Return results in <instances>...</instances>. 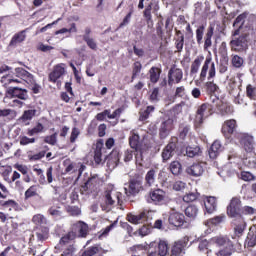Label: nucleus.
<instances>
[{
	"mask_svg": "<svg viewBox=\"0 0 256 256\" xmlns=\"http://www.w3.org/2000/svg\"><path fill=\"white\" fill-rule=\"evenodd\" d=\"M44 131L45 126H43L41 122H38L34 128L28 129L27 135H29V137H33L34 135H39V133H43Z\"/></svg>",
	"mask_w": 256,
	"mask_h": 256,
	"instance_id": "obj_44",
	"label": "nucleus"
},
{
	"mask_svg": "<svg viewBox=\"0 0 256 256\" xmlns=\"http://www.w3.org/2000/svg\"><path fill=\"white\" fill-rule=\"evenodd\" d=\"M215 35V25L210 24L205 32V25H200L196 29V43L203 45L204 51H209L213 47V36Z\"/></svg>",
	"mask_w": 256,
	"mask_h": 256,
	"instance_id": "obj_3",
	"label": "nucleus"
},
{
	"mask_svg": "<svg viewBox=\"0 0 256 256\" xmlns=\"http://www.w3.org/2000/svg\"><path fill=\"white\" fill-rule=\"evenodd\" d=\"M226 213L230 219H233L232 227L234 229V235L236 237H243V233L247 229V223L243 218L241 198L233 197L227 206Z\"/></svg>",
	"mask_w": 256,
	"mask_h": 256,
	"instance_id": "obj_1",
	"label": "nucleus"
},
{
	"mask_svg": "<svg viewBox=\"0 0 256 256\" xmlns=\"http://www.w3.org/2000/svg\"><path fill=\"white\" fill-rule=\"evenodd\" d=\"M240 145L246 153H255V139L249 134H243L240 137Z\"/></svg>",
	"mask_w": 256,
	"mask_h": 256,
	"instance_id": "obj_12",
	"label": "nucleus"
},
{
	"mask_svg": "<svg viewBox=\"0 0 256 256\" xmlns=\"http://www.w3.org/2000/svg\"><path fill=\"white\" fill-rule=\"evenodd\" d=\"M27 33L26 30H22L16 34H14V36L12 37V39L9 42V47H17L19 44L23 43V41H25V39H27Z\"/></svg>",
	"mask_w": 256,
	"mask_h": 256,
	"instance_id": "obj_27",
	"label": "nucleus"
},
{
	"mask_svg": "<svg viewBox=\"0 0 256 256\" xmlns=\"http://www.w3.org/2000/svg\"><path fill=\"white\" fill-rule=\"evenodd\" d=\"M249 13L243 12L238 15L233 23V27H238L236 30L232 32V37H237L239 33H241V29H243V25H245V19H247Z\"/></svg>",
	"mask_w": 256,
	"mask_h": 256,
	"instance_id": "obj_22",
	"label": "nucleus"
},
{
	"mask_svg": "<svg viewBox=\"0 0 256 256\" xmlns=\"http://www.w3.org/2000/svg\"><path fill=\"white\" fill-rule=\"evenodd\" d=\"M65 75V64H57L54 66L52 72L48 75V81L50 83H57Z\"/></svg>",
	"mask_w": 256,
	"mask_h": 256,
	"instance_id": "obj_15",
	"label": "nucleus"
},
{
	"mask_svg": "<svg viewBox=\"0 0 256 256\" xmlns=\"http://www.w3.org/2000/svg\"><path fill=\"white\" fill-rule=\"evenodd\" d=\"M169 171L172 173V175H181L183 172V166L181 165V162L172 161L169 165Z\"/></svg>",
	"mask_w": 256,
	"mask_h": 256,
	"instance_id": "obj_39",
	"label": "nucleus"
},
{
	"mask_svg": "<svg viewBox=\"0 0 256 256\" xmlns=\"http://www.w3.org/2000/svg\"><path fill=\"white\" fill-rule=\"evenodd\" d=\"M229 45L234 53H245L249 49V34H241L240 36H232Z\"/></svg>",
	"mask_w": 256,
	"mask_h": 256,
	"instance_id": "obj_6",
	"label": "nucleus"
},
{
	"mask_svg": "<svg viewBox=\"0 0 256 256\" xmlns=\"http://www.w3.org/2000/svg\"><path fill=\"white\" fill-rule=\"evenodd\" d=\"M37 241L43 243V241H47L49 239V227L44 226L40 228H35Z\"/></svg>",
	"mask_w": 256,
	"mask_h": 256,
	"instance_id": "obj_32",
	"label": "nucleus"
},
{
	"mask_svg": "<svg viewBox=\"0 0 256 256\" xmlns=\"http://www.w3.org/2000/svg\"><path fill=\"white\" fill-rule=\"evenodd\" d=\"M183 81V70L181 68H170L168 71V85L173 87V84H179Z\"/></svg>",
	"mask_w": 256,
	"mask_h": 256,
	"instance_id": "obj_14",
	"label": "nucleus"
},
{
	"mask_svg": "<svg viewBox=\"0 0 256 256\" xmlns=\"http://www.w3.org/2000/svg\"><path fill=\"white\" fill-rule=\"evenodd\" d=\"M147 203H152V205H167L169 203V196L167 192L161 188L151 189L148 196L146 197Z\"/></svg>",
	"mask_w": 256,
	"mask_h": 256,
	"instance_id": "obj_5",
	"label": "nucleus"
},
{
	"mask_svg": "<svg viewBox=\"0 0 256 256\" xmlns=\"http://www.w3.org/2000/svg\"><path fill=\"white\" fill-rule=\"evenodd\" d=\"M207 73H208V77H207ZM216 75H217V70L215 68V62H213V58H211L210 56H207L199 75L200 83H203L205 79H208V82L204 84V88L207 95H215V93H217L219 90V86L215 84V82L211 81V79H215Z\"/></svg>",
	"mask_w": 256,
	"mask_h": 256,
	"instance_id": "obj_2",
	"label": "nucleus"
},
{
	"mask_svg": "<svg viewBox=\"0 0 256 256\" xmlns=\"http://www.w3.org/2000/svg\"><path fill=\"white\" fill-rule=\"evenodd\" d=\"M203 61H205V56L203 55H199L194 59L190 67V75H197V73H199V68Z\"/></svg>",
	"mask_w": 256,
	"mask_h": 256,
	"instance_id": "obj_33",
	"label": "nucleus"
},
{
	"mask_svg": "<svg viewBox=\"0 0 256 256\" xmlns=\"http://www.w3.org/2000/svg\"><path fill=\"white\" fill-rule=\"evenodd\" d=\"M215 107H216L217 113H219V115H221L222 117L233 115L235 111L233 109V106L227 103H224L223 101L219 100V98H217L215 101Z\"/></svg>",
	"mask_w": 256,
	"mask_h": 256,
	"instance_id": "obj_16",
	"label": "nucleus"
},
{
	"mask_svg": "<svg viewBox=\"0 0 256 256\" xmlns=\"http://www.w3.org/2000/svg\"><path fill=\"white\" fill-rule=\"evenodd\" d=\"M235 253V247L234 246H228L220 249L218 252L215 253V256H231Z\"/></svg>",
	"mask_w": 256,
	"mask_h": 256,
	"instance_id": "obj_47",
	"label": "nucleus"
},
{
	"mask_svg": "<svg viewBox=\"0 0 256 256\" xmlns=\"http://www.w3.org/2000/svg\"><path fill=\"white\" fill-rule=\"evenodd\" d=\"M1 84L5 89L13 88L12 83H21V80L17 79L14 74H7L1 77Z\"/></svg>",
	"mask_w": 256,
	"mask_h": 256,
	"instance_id": "obj_28",
	"label": "nucleus"
},
{
	"mask_svg": "<svg viewBox=\"0 0 256 256\" xmlns=\"http://www.w3.org/2000/svg\"><path fill=\"white\" fill-rule=\"evenodd\" d=\"M176 37L174 38L175 47L177 49V53H181L183 51V47L185 46V35L181 30L175 29Z\"/></svg>",
	"mask_w": 256,
	"mask_h": 256,
	"instance_id": "obj_29",
	"label": "nucleus"
},
{
	"mask_svg": "<svg viewBox=\"0 0 256 256\" xmlns=\"http://www.w3.org/2000/svg\"><path fill=\"white\" fill-rule=\"evenodd\" d=\"M168 223L173 227H183L187 221L185 215L180 212H172L168 217Z\"/></svg>",
	"mask_w": 256,
	"mask_h": 256,
	"instance_id": "obj_19",
	"label": "nucleus"
},
{
	"mask_svg": "<svg viewBox=\"0 0 256 256\" xmlns=\"http://www.w3.org/2000/svg\"><path fill=\"white\" fill-rule=\"evenodd\" d=\"M155 111V106H147L145 110L140 111L139 119L140 121H147V119L151 116V113Z\"/></svg>",
	"mask_w": 256,
	"mask_h": 256,
	"instance_id": "obj_46",
	"label": "nucleus"
},
{
	"mask_svg": "<svg viewBox=\"0 0 256 256\" xmlns=\"http://www.w3.org/2000/svg\"><path fill=\"white\" fill-rule=\"evenodd\" d=\"M189 131H191V127L189 125L182 124L179 126V138L182 139V141H185L187 139V135H189Z\"/></svg>",
	"mask_w": 256,
	"mask_h": 256,
	"instance_id": "obj_49",
	"label": "nucleus"
},
{
	"mask_svg": "<svg viewBox=\"0 0 256 256\" xmlns=\"http://www.w3.org/2000/svg\"><path fill=\"white\" fill-rule=\"evenodd\" d=\"M225 216H215L207 221L208 225H219V223H223Z\"/></svg>",
	"mask_w": 256,
	"mask_h": 256,
	"instance_id": "obj_63",
	"label": "nucleus"
},
{
	"mask_svg": "<svg viewBox=\"0 0 256 256\" xmlns=\"http://www.w3.org/2000/svg\"><path fill=\"white\" fill-rule=\"evenodd\" d=\"M87 235H89V226L84 222H80L78 226V237L85 238Z\"/></svg>",
	"mask_w": 256,
	"mask_h": 256,
	"instance_id": "obj_48",
	"label": "nucleus"
},
{
	"mask_svg": "<svg viewBox=\"0 0 256 256\" xmlns=\"http://www.w3.org/2000/svg\"><path fill=\"white\" fill-rule=\"evenodd\" d=\"M173 128V119L168 118L167 120L163 121L159 128L160 139H167V137H169V133L173 131Z\"/></svg>",
	"mask_w": 256,
	"mask_h": 256,
	"instance_id": "obj_20",
	"label": "nucleus"
},
{
	"mask_svg": "<svg viewBox=\"0 0 256 256\" xmlns=\"http://www.w3.org/2000/svg\"><path fill=\"white\" fill-rule=\"evenodd\" d=\"M83 41H85L89 49H92V51H97V42H95V39L91 37L83 36Z\"/></svg>",
	"mask_w": 256,
	"mask_h": 256,
	"instance_id": "obj_54",
	"label": "nucleus"
},
{
	"mask_svg": "<svg viewBox=\"0 0 256 256\" xmlns=\"http://www.w3.org/2000/svg\"><path fill=\"white\" fill-rule=\"evenodd\" d=\"M213 113H215V106H213V104L202 103L200 106H198L194 119L195 129H201L205 119L211 117Z\"/></svg>",
	"mask_w": 256,
	"mask_h": 256,
	"instance_id": "obj_4",
	"label": "nucleus"
},
{
	"mask_svg": "<svg viewBox=\"0 0 256 256\" xmlns=\"http://www.w3.org/2000/svg\"><path fill=\"white\" fill-rule=\"evenodd\" d=\"M142 69H143V64H141L139 61H136L133 63L132 76H131L130 83H133V81L137 79V76L139 75V73H141Z\"/></svg>",
	"mask_w": 256,
	"mask_h": 256,
	"instance_id": "obj_41",
	"label": "nucleus"
},
{
	"mask_svg": "<svg viewBox=\"0 0 256 256\" xmlns=\"http://www.w3.org/2000/svg\"><path fill=\"white\" fill-rule=\"evenodd\" d=\"M221 151H223V145H221V141L215 140L208 151V155L210 159H216L219 157Z\"/></svg>",
	"mask_w": 256,
	"mask_h": 256,
	"instance_id": "obj_26",
	"label": "nucleus"
},
{
	"mask_svg": "<svg viewBox=\"0 0 256 256\" xmlns=\"http://www.w3.org/2000/svg\"><path fill=\"white\" fill-rule=\"evenodd\" d=\"M37 115V110L36 109H31V110H25L20 117V121L23 123H27V121H31Z\"/></svg>",
	"mask_w": 256,
	"mask_h": 256,
	"instance_id": "obj_42",
	"label": "nucleus"
},
{
	"mask_svg": "<svg viewBox=\"0 0 256 256\" xmlns=\"http://www.w3.org/2000/svg\"><path fill=\"white\" fill-rule=\"evenodd\" d=\"M32 223L35 224V229L40 228V227H47V217L43 214H35L32 217Z\"/></svg>",
	"mask_w": 256,
	"mask_h": 256,
	"instance_id": "obj_35",
	"label": "nucleus"
},
{
	"mask_svg": "<svg viewBox=\"0 0 256 256\" xmlns=\"http://www.w3.org/2000/svg\"><path fill=\"white\" fill-rule=\"evenodd\" d=\"M162 73H163V70L161 69V65L152 66L148 71L150 83H152V85L159 83V79H161Z\"/></svg>",
	"mask_w": 256,
	"mask_h": 256,
	"instance_id": "obj_24",
	"label": "nucleus"
},
{
	"mask_svg": "<svg viewBox=\"0 0 256 256\" xmlns=\"http://www.w3.org/2000/svg\"><path fill=\"white\" fill-rule=\"evenodd\" d=\"M103 139H99L96 143V149L94 151V161L96 165H100L101 161H103Z\"/></svg>",
	"mask_w": 256,
	"mask_h": 256,
	"instance_id": "obj_31",
	"label": "nucleus"
},
{
	"mask_svg": "<svg viewBox=\"0 0 256 256\" xmlns=\"http://www.w3.org/2000/svg\"><path fill=\"white\" fill-rule=\"evenodd\" d=\"M97 253H99V247L97 246H91L88 247L81 256H94L97 255Z\"/></svg>",
	"mask_w": 256,
	"mask_h": 256,
	"instance_id": "obj_56",
	"label": "nucleus"
},
{
	"mask_svg": "<svg viewBox=\"0 0 256 256\" xmlns=\"http://www.w3.org/2000/svg\"><path fill=\"white\" fill-rule=\"evenodd\" d=\"M189 245V236H184L183 238L175 241L170 246L169 256H184L185 250Z\"/></svg>",
	"mask_w": 256,
	"mask_h": 256,
	"instance_id": "obj_7",
	"label": "nucleus"
},
{
	"mask_svg": "<svg viewBox=\"0 0 256 256\" xmlns=\"http://www.w3.org/2000/svg\"><path fill=\"white\" fill-rule=\"evenodd\" d=\"M199 199V193L190 192L183 196L184 203H193V201H197Z\"/></svg>",
	"mask_w": 256,
	"mask_h": 256,
	"instance_id": "obj_51",
	"label": "nucleus"
},
{
	"mask_svg": "<svg viewBox=\"0 0 256 256\" xmlns=\"http://www.w3.org/2000/svg\"><path fill=\"white\" fill-rule=\"evenodd\" d=\"M143 190V180L141 178H133L129 180L128 187L125 188V193L127 197H135V195H138Z\"/></svg>",
	"mask_w": 256,
	"mask_h": 256,
	"instance_id": "obj_9",
	"label": "nucleus"
},
{
	"mask_svg": "<svg viewBox=\"0 0 256 256\" xmlns=\"http://www.w3.org/2000/svg\"><path fill=\"white\" fill-rule=\"evenodd\" d=\"M169 253V242H167V240H160L158 242V254L160 256H169Z\"/></svg>",
	"mask_w": 256,
	"mask_h": 256,
	"instance_id": "obj_38",
	"label": "nucleus"
},
{
	"mask_svg": "<svg viewBox=\"0 0 256 256\" xmlns=\"http://www.w3.org/2000/svg\"><path fill=\"white\" fill-rule=\"evenodd\" d=\"M211 243L217 247H234L233 242L226 236H214L211 238Z\"/></svg>",
	"mask_w": 256,
	"mask_h": 256,
	"instance_id": "obj_25",
	"label": "nucleus"
},
{
	"mask_svg": "<svg viewBox=\"0 0 256 256\" xmlns=\"http://www.w3.org/2000/svg\"><path fill=\"white\" fill-rule=\"evenodd\" d=\"M61 207L59 206H52L48 209L49 215L52 217H61Z\"/></svg>",
	"mask_w": 256,
	"mask_h": 256,
	"instance_id": "obj_59",
	"label": "nucleus"
},
{
	"mask_svg": "<svg viewBox=\"0 0 256 256\" xmlns=\"http://www.w3.org/2000/svg\"><path fill=\"white\" fill-rule=\"evenodd\" d=\"M133 15V9L129 11V13L124 17L123 21L119 25V29H123V27H126L128 23H131V17Z\"/></svg>",
	"mask_w": 256,
	"mask_h": 256,
	"instance_id": "obj_60",
	"label": "nucleus"
},
{
	"mask_svg": "<svg viewBox=\"0 0 256 256\" xmlns=\"http://www.w3.org/2000/svg\"><path fill=\"white\" fill-rule=\"evenodd\" d=\"M204 207L208 215L215 213V211H217V198L215 196H205Z\"/></svg>",
	"mask_w": 256,
	"mask_h": 256,
	"instance_id": "obj_23",
	"label": "nucleus"
},
{
	"mask_svg": "<svg viewBox=\"0 0 256 256\" xmlns=\"http://www.w3.org/2000/svg\"><path fill=\"white\" fill-rule=\"evenodd\" d=\"M184 213L189 219H195L199 215V208L195 205H189L185 208Z\"/></svg>",
	"mask_w": 256,
	"mask_h": 256,
	"instance_id": "obj_40",
	"label": "nucleus"
},
{
	"mask_svg": "<svg viewBox=\"0 0 256 256\" xmlns=\"http://www.w3.org/2000/svg\"><path fill=\"white\" fill-rule=\"evenodd\" d=\"M75 239H77V233L74 231H70L63 235L60 238L59 243L55 246L56 253H61V251H63V247L69 245V243L75 241Z\"/></svg>",
	"mask_w": 256,
	"mask_h": 256,
	"instance_id": "obj_13",
	"label": "nucleus"
},
{
	"mask_svg": "<svg viewBox=\"0 0 256 256\" xmlns=\"http://www.w3.org/2000/svg\"><path fill=\"white\" fill-rule=\"evenodd\" d=\"M140 137L139 134L133 133L129 137V145L131 149H134V151L139 152L141 149V142L139 141Z\"/></svg>",
	"mask_w": 256,
	"mask_h": 256,
	"instance_id": "obj_37",
	"label": "nucleus"
},
{
	"mask_svg": "<svg viewBox=\"0 0 256 256\" xmlns=\"http://www.w3.org/2000/svg\"><path fill=\"white\" fill-rule=\"evenodd\" d=\"M255 90L256 88L253 85L248 84L246 87V95L249 99H255Z\"/></svg>",
	"mask_w": 256,
	"mask_h": 256,
	"instance_id": "obj_64",
	"label": "nucleus"
},
{
	"mask_svg": "<svg viewBox=\"0 0 256 256\" xmlns=\"http://www.w3.org/2000/svg\"><path fill=\"white\" fill-rule=\"evenodd\" d=\"M63 33H77V25L75 23L71 24V27L69 29L62 28L55 32V35H63Z\"/></svg>",
	"mask_w": 256,
	"mask_h": 256,
	"instance_id": "obj_52",
	"label": "nucleus"
},
{
	"mask_svg": "<svg viewBox=\"0 0 256 256\" xmlns=\"http://www.w3.org/2000/svg\"><path fill=\"white\" fill-rule=\"evenodd\" d=\"M14 77L16 79H22V81H25L26 83H35V79H33V74L29 73V71L21 67L15 69Z\"/></svg>",
	"mask_w": 256,
	"mask_h": 256,
	"instance_id": "obj_21",
	"label": "nucleus"
},
{
	"mask_svg": "<svg viewBox=\"0 0 256 256\" xmlns=\"http://www.w3.org/2000/svg\"><path fill=\"white\" fill-rule=\"evenodd\" d=\"M79 135H81V131H79V128L77 127L72 128L71 135H70V143H75Z\"/></svg>",
	"mask_w": 256,
	"mask_h": 256,
	"instance_id": "obj_62",
	"label": "nucleus"
},
{
	"mask_svg": "<svg viewBox=\"0 0 256 256\" xmlns=\"http://www.w3.org/2000/svg\"><path fill=\"white\" fill-rule=\"evenodd\" d=\"M201 153V147L199 146H188L186 147V155L187 157L193 158L199 156Z\"/></svg>",
	"mask_w": 256,
	"mask_h": 256,
	"instance_id": "obj_45",
	"label": "nucleus"
},
{
	"mask_svg": "<svg viewBox=\"0 0 256 256\" xmlns=\"http://www.w3.org/2000/svg\"><path fill=\"white\" fill-rule=\"evenodd\" d=\"M44 143H47L48 145H52V146L57 145V132L51 135L45 136Z\"/></svg>",
	"mask_w": 256,
	"mask_h": 256,
	"instance_id": "obj_53",
	"label": "nucleus"
},
{
	"mask_svg": "<svg viewBox=\"0 0 256 256\" xmlns=\"http://www.w3.org/2000/svg\"><path fill=\"white\" fill-rule=\"evenodd\" d=\"M6 95H8L10 99H19L20 101H27L29 99V91L20 87L8 88Z\"/></svg>",
	"mask_w": 256,
	"mask_h": 256,
	"instance_id": "obj_10",
	"label": "nucleus"
},
{
	"mask_svg": "<svg viewBox=\"0 0 256 256\" xmlns=\"http://www.w3.org/2000/svg\"><path fill=\"white\" fill-rule=\"evenodd\" d=\"M186 92H185V86H179L176 88L175 93H174V99H183L185 97Z\"/></svg>",
	"mask_w": 256,
	"mask_h": 256,
	"instance_id": "obj_58",
	"label": "nucleus"
},
{
	"mask_svg": "<svg viewBox=\"0 0 256 256\" xmlns=\"http://www.w3.org/2000/svg\"><path fill=\"white\" fill-rule=\"evenodd\" d=\"M247 244L248 247H255L256 245V225L253 228H250L247 235Z\"/></svg>",
	"mask_w": 256,
	"mask_h": 256,
	"instance_id": "obj_43",
	"label": "nucleus"
},
{
	"mask_svg": "<svg viewBox=\"0 0 256 256\" xmlns=\"http://www.w3.org/2000/svg\"><path fill=\"white\" fill-rule=\"evenodd\" d=\"M221 131L224 137H226V139H229V137H231L233 133L237 131V120L229 119L224 121Z\"/></svg>",
	"mask_w": 256,
	"mask_h": 256,
	"instance_id": "obj_17",
	"label": "nucleus"
},
{
	"mask_svg": "<svg viewBox=\"0 0 256 256\" xmlns=\"http://www.w3.org/2000/svg\"><path fill=\"white\" fill-rule=\"evenodd\" d=\"M61 251H62V253L60 256H73V255H75L77 248H75V244H70L66 248L64 246Z\"/></svg>",
	"mask_w": 256,
	"mask_h": 256,
	"instance_id": "obj_50",
	"label": "nucleus"
},
{
	"mask_svg": "<svg viewBox=\"0 0 256 256\" xmlns=\"http://www.w3.org/2000/svg\"><path fill=\"white\" fill-rule=\"evenodd\" d=\"M186 173L190 177H201L205 173V163L197 162L186 168Z\"/></svg>",
	"mask_w": 256,
	"mask_h": 256,
	"instance_id": "obj_18",
	"label": "nucleus"
},
{
	"mask_svg": "<svg viewBox=\"0 0 256 256\" xmlns=\"http://www.w3.org/2000/svg\"><path fill=\"white\" fill-rule=\"evenodd\" d=\"M126 221L132 223V225L147 223V221H149V212L144 210L136 215L133 213H128L126 216Z\"/></svg>",
	"mask_w": 256,
	"mask_h": 256,
	"instance_id": "obj_11",
	"label": "nucleus"
},
{
	"mask_svg": "<svg viewBox=\"0 0 256 256\" xmlns=\"http://www.w3.org/2000/svg\"><path fill=\"white\" fill-rule=\"evenodd\" d=\"M244 60L239 55L232 56V65L233 67H236V69H240V67H243Z\"/></svg>",
	"mask_w": 256,
	"mask_h": 256,
	"instance_id": "obj_57",
	"label": "nucleus"
},
{
	"mask_svg": "<svg viewBox=\"0 0 256 256\" xmlns=\"http://www.w3.org/2000/svg\"><path fill=\"white\" fill-rule=\"evenodd\" d=\"M151 233V227L149 226V223H144V225L139 229V234L142 235V237H145Z\"/></svg>",
	"mask_w": 256,
	"mask_h": 256,
	"instance_id": "obj_61",
	"label": "nucleus"
},
{
	"mask_svg": "<svg viewBox=\"0 0 256 256\" xmlns=\"http://www.w3.org/2000/svg\"><path fill=\"white\" fill-rule=\"evenodd\" d=\"M178 143L179 138H177L176 136H172L170 138L169 143L165 146L161 154L164 163L169 161V159H171V157L175 155Z\"/></svg>",
	"mask_w": 256,
	"mask_h": 256,
	"instance_id": "obj_8",
	"label": "nucleus"
},
{
	"mask_svg": "<svg viewBox=\"0 0 256 256\" xmlns=\"http://www.w3.org/2000/svg\"><path fill=\"white\" fill-rule=\"evenodd\" d=\"M157 179V170L155 168L150 169L145 175V185L146 187H153Z\"/></svg>",
	"mask_w": 256,
	"mask_h": 256,
	"instance_id": "obj_34",
	"label": "nucleus"
},
{
	"mask_svg": "<svg viewBox=\"0 0 256 256\" xmlns=\"http://www.w3.org/2000/svg\"><path fill=\"white\" fill-rule=\"evenodd\" d=\"M151 11H153V2H150L143 12V17L150 28L153 27V16L151 15Z\"/></svg>",
	"mask_w": 256,
	"mask_h": 256,
	"instance_id": "obj_36",
	"label": "nucleus"
},
{
	"mask_svg": "<svg viewBox=\"0 0 256 256\" xmlns=\"http://www.w3.org/2000/svg\"><path fill=\"white\" fill-rule=\"evenodd\" d=\"M97 185H99V178L97 176H92L88 178L82 188L84 189V191H90V193H93V191L97 189Z\"/></svg>",
	"mask_w": 256,
	"mask_h": 256,
	"instance_id": "obj_30",
	"label": "nucleus"
},
{
	"mask_svg": "<svg viewBox=\"0 0 256 256\" xmlns=\"http://www.w3.org/2000/svg\"><path fill=\"white\" fill-rule=\"evenodd\" d=\"M31 197H37V186L32 185L25 191V199H31Z\"/></svg>",
	"mask_w": 256,
	"mask_h": 256,
	"instance_id": "obj_55",
	"label": "nucleus"
}]
</instances>
